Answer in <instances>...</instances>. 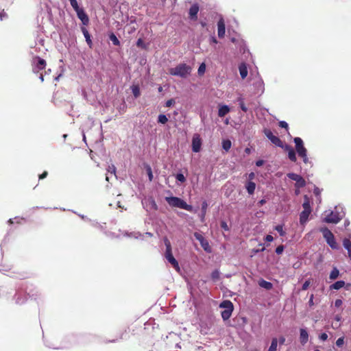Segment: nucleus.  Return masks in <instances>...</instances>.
Wrapping results in <instances>:
<instances>
[{
	"label": "nucleus",
	"instance_id": "obj_41",
	"mask_svg": "<svg viewBox=\"0 0 351 351\" xmlns=\"http://www.w3.org/2000/svg\"><path fill=\"white\" fill-rule=\"evenodd\" d=\"M221 272L218 269H215L210 274V278L214 282H216L220 279Z\"/></svg>",
	"mask_w": 351,
	"mask_h": 351
},
{
	"label": "nucleus",
	"instance_id": "obj_26",
	"mask_svg": "<svg viewBox=\"0 0 351 351\" xmlns=\"http://www.w3.org/2000/svg\"><path fill=\"white\" fill-rule=\"evenodd\" d=\"M341 276V274L337 266H332V270L329 274L328 278L330 280L333 281Z\"/></svg>",
	"mask_w": 351,
	"mask_h": 351
},
{
	"label": "nucleus",
	"instance_id": "obj_9",
	"mask_svg": "<svg viewBox=\"0 0 351 351\" xmlns=\"http://www.w3.org/2000/svg\"><path fill=\"white\" fill-rule=\"evenodd\" d=\"M27 295L25 290L21 289V284L16 289L15 293L13 296V300L16 304L22 305L27 301Z\"/></svg>",
	"mask_w": 351,
	"mask_h": 351
},
{
	"label": "nucleus",
	"instance_id": "obj_48",
	"mask_svg": "<svg viewBox=\"0 0 351 351\" xmlns=\"http://www.w3.org/2000/svg\"><path fill=\"white\" fill-rule=\"evenodd\" d=\"M274 229L279 233L280 236H281V237H284L286 234V232L283 229L282 224H278V225L276 226Z\"/></svg>",
	"mask_w": 351,
	"mask_h": 351
},
{
	"label": "nucleus",
	"instance_id": "obj_12",
	"mask_svg": "<svg viewBox=\"0 0 351 351\" xmlns=\"http://www.w3.org/2000/svg\"><path fill=\"white\" fill-rule=\"evenodd\" d=\"M263 132L271 143L276 146L281 148L285 144L278 136L274 135L269 129H264Z\"/></svg>",
	"mask_w": 351,
	"mask_h": 351
},
{
	"label": "nucleus",
	"instance_id": "obj_17",
	"mask_svg": "<svg viewBox=\"0 0 351 351\" xmlns=\"http://www.w3.org/2000/svg\"><path fill=\"white\" fill-rule=\"evenodd\" d=\"M199 10V4L197 3H194L189 10V18L192 21L197 20Z\"/></svg>",
	"mask_w": 351,
	"mask_h": 351
},
{
	"label": "nucleus",
	"instance_id": "obj_62",
	"mask_svg": "<svg viewBox=\"0 0 351 351\" xmlns=\"http://www.w3.org/2000/svg\"><path fill=\"white\" fill-rule=\"evenodd\" d=\"M8 18V14L3 10L1 12H0V21H3L5 19H7Z\"/></svg>",
	"mask_w": 351,
	"mask_h": 351
},
{
	"label": "nucleus",
	"instance_id": "obj_19",
	"mask_svg": "<svg viewBox=\"0 0 351 351\" xmlns=\"http://www.w3.org/2000/svg\"><path fill=\"white\" fill-rule=\"evenodd\" d=\"M80 29L85 38L86 44L89 47V48H90V49L93 48V43L92 40V36L90 35V34L89 33L88 29L84 26L80 27Z\"/></svg>",
	"mask_w": 351,
	"mask_h": 351
},
{
	"label": "nucleus",
	"instance_id": "obj_37",
	"mask_svg": "<svg viewBox=\"0 0 351 351\" xmlns=\"http://www.w3.org/2000/svg\"><path fill=\"white\" fill-rule=\"evenodd\" d=\"M231 147H232V142L230 139L226 138V139L222 140L221 147L225 152H229Z\"/></svg>",
	"mask_w": 351,
	"mask_h": 351
},
{
	"label": "nucleus",
	"instance_id": "obj_59",
	"mask_svg": "<svg viewBox=\"0 0 351 351\" xmlns=\"http://www.w3.org/2000/svg\"><path fill=\"white\" fill-rule=\"evenodd\" d=\"M278 126L281 128L285 129L287 131L289 130V124L285 121H280L278 122Z\"/></svg>",
	"mask_w": 351,
	"mask_h": 351
},
{
	"label": "nucleus",
	"instance_id": "obj_47",
	"mask_svg": "<svg viewBox=\"0 0 351 351\" xmlns=\"http://www.w3.org/2000/svg\"><path fill=\"white\" fill-rule=\"evenodd\" d=\"M322 189H320L319 187H317L316 185H314L313 188V193L315 196L316 197V199H319V202H321V193Z\"/></svg>",
	"mask_w": 351,
	"mask_h": 351
},
{
	"label": "nucleus",
	"instance_id": "obj_24",
	"mask_svg": "<svg viewBox=\"0 0 351 351\" xmlns=\"http://www.w3.org/2000/svg\"><path fill=\"white\" fill-rule=\"evenodd\" d=\"M239 71L241 79H245L248 74L247 64L245 62L240 63L239 65Z\"/></svg>",
	"mask_w": 351,
	"mask_h": 351
},
{
	"label": "nucleus",
	"instance_id": "obj_27",
	"mask_svg": "<svg viewBox=\"0 0 351 351\" xmlns=\"http://www.w3.org/2000/svg\"><path fill=\"white\" fill-rule=\"evenodd\" d=\"M258 285H259V287H261V288L265 289L267 291L271 290L273 289V287H274L272 282H271L269 281H267V280H265L263 278H261L258 281Z\"/></svg>",
	"mask_w": 351,
	"mask_h": 351
},
{
	"label": "nucleus",
	"instance_id": "obj_44",
	"mask_svg": "<svg viewBox=\"0 0 351 351\" xmlns=\"http://www.w3.org/2000/svg\"><path fill=\"white\" fill-rule=\"evenodd\" d=\"M326 243L332 249V250H338L339 248V245H338L337 240L335 237L332 239H329L326 241Z\"/></svg>",
	"mask_w": 351,
	"mask_h": 351
},
{
	"label": "nucleus",
	"instance_id": "obj_56",
	"mask_svg": "<svg viewBox=\"0 0 351 351\" xmlns=\"http://www.w3.org/2000/svg\"><path fill=\"white\" fill-rule=\"evenodd\" d=\"M220 227L222 230H223L224 231H229L230 230V228L227 223V222L224 220H221L220 221Z\"/></svg>",
	"mask_w": 351,
	"mask_h": 351
},
{
	"label": "nucleus",
	"instance_id": "obj_2",
	"mask_svg": "<svg viewBox=\"0 0 351 351\" xmlns=\"http://www.w3.org/2000/svg\"><path fill=\"white\" fill-rule=\"evenodd\" d=\"M168 204L173 208H178L191 213H197L198 208H195L192 205L188 204L182 198L171 195L165 197Z\"/></svg>",
	"mask_w": 351,
	"mask_h": 351
},
{
	"label": "nucleus",
	"instance_id": "obj_34",
	"mask_svg": "<svg viewBox=\"0 0 351 351\" xmlns=\"http://www.w3.org/2000/svg\"><path fill=\"white\" fill-rule=\"evenodd\" d=\"M130 89L135 99L138 98L141 96V90L138 84H133L130 86Z\"/></svg>",
	"mask_w": 351,
	"mask_h": 351
},
{
	"label": "nucleus",
	"instance_id": "obj_16",
	"mask_svg": "<svg viewBox=\"0 0 351 351\" xmlns=\"http://www.w3.org/2000/svg\"><path fill=\"white\" fill-rule=\"evenodd\" d=\"M281 148L287 152V157L291 162L297 161V153L290 145L285 143Z\"/></svg>",
	"mask_w": 351,
	"mask_h": 351
},
{
	"label": "nucleus",
	"instance_id": "obj_49",
	"mask_svg": "<svg viewBox=\"0 0 351 351\" xmlns=\"http://www.w3.org/2000/svg\"><path fill=\"white\" fill-rule=\"evenodd\" d=\"M106 171H107L108 173H110L112 174H114V176L116 178H117V174H116L117 168H116V167L113 164H112L110 165H108V168L106 169Z\"/></svg>",
	"mask_w": 351,
	"mask_h": 351
},
{
	"label": "nucleus",
	"instance_id": "obj_22",
	"mask_svg": "<svg viewBox=\"0 0 351 351\" xmlns=\"http://www.w3.org/2000/svg\"><path fill=\"white\" fill-rule=\"evenodd\" d=\"M231 109L228 105L219 104L217 114L219 117H223L230 112Z\"/></svg>",
	"mask_w": 351,
	"mask_h": 351
},
{
	"label": "nucleus",
	"instance_id": "obj_50",
	"mask_svg": "<svg viewBox=\"0 0 351 351\" xmlns=\"http://www.w3.org/2000/svg\"><path fill=\"white\" fill-rule=\"evenodd\" d=\"M129 236L132 237L136 239H141V240L144 239V234H141L139 232H130Z\"/></svg>",
	"mask_w": 351,
	"mask_h": 351
},
{
	"label": "nucleus",
	"instance_id": "obj_36",
	"mask_svg": "<svg viewBox=\"0 0 351 351\" xmlns=\"http://www.w3.org/2000/svg\"><path fill=\"white\" fill-rule=\"evenodd\" d=\"M136 45L137 47L144 50H147L149 48V43H145L142 38H138L137 39Z\"/></svg>",
	"mask_w": 351,
	"mask_h": 351
},
{
	"label": "nucleus",
	"instance_id": "obj_51",
	"mask_svg": "<svg viewBox=\"0 0 351 351\" xmlns=\"http://www.w3.org/2000/svg\"><path fill=\"white\" fill-rule=\"evenodd\" d=\"M88 221L90 223V225L93 226V227H95V228H98L101 230H103L104 227L102 225H101L99 222H97V221H95V220H92L90 219H88Z\"/></svg>",
	"mask_w": 351,
	"mask_h": 351
},
{
	"label": "nucleus",
	"instance_id": "obj_61",
	"mask_svg": "<svg viewBox=\"0 0 351 351\" xmlns=\"http://www.w3.org/2000/svg\"><path fill=\"white\" fill-rule=\"evenodd\" d=\"M209 43L210 45H216L218 43V40L215 34L210 35L209 37Z\"/></svg>",
	"mask_w": 351,
	"mask_h": 351
},
{
	"label": "nucleus",
	"instance_id": "obj_1",
	"mask_svg": "<svg viewBox=\"0 0 351 351\" xmlns=\"http://www.w3.org/2000/svg\"><path fill=\"white\" fill-rule=\"evenodd\" d=\"M97 337L90 333H73L67 335L62 345L57 346L50 341L44 339L45 345L52 349L68 348L75 345L86 344L95 340Z\"/></svg>",
	"mask_w": 351,
	"mask_h": 351
},
{
	"label": "nucleus",
	"instance_id": "obj_21",
	"mask_svg": "<svg viewBox=\"0 0 351 351\" xmlns=\"http://www.w3.org/2000/svg\"><path fill=\"white\" fill-rule=\"evenodd\" d=\"M308 332L306 328H300V342L302 346H304L308 341Z\"/></svg>",
	"mask_w": 351,
	"mask_h": 351
},
{
	"label": "nucleus",
	"instance_id": "obj_18",
	"mask_svg": "<svg viewBox=\"0 0 351 351\" xmlns=\"http://www.w3.org/2000/svg\"><path fill=\"white\" fill-rule=\"evenodd\" d=\"M217 35L219 38H223L226 34V24L224 19L221 17L217 23Z\"/></svg>",
	"mask_w": 351,
	"mask_h": 351
},
{
	"label": "nucleus",
	"instance_id": "obj_5",
	"mask_svg": "<svg viewBox=\"0 0 351 351\" xmlns=\"http://www.w3.org/2000/svg\"><path fill=\"white\" fill-rule=\"evenodd\" d=\"M219 307L223 309L221 311L222 319L224 322L228 320L232 316L234 311L233 303L229 300H223L219 303Z\"/></svg>",
	"mask_w": 351,
	"mask_h": 351
},
{
	"label": "nucleus",
	"instance_id": "obj_57",
	"mask_svg": "<svg viewBox=\"0 0 351 351\" xmlns=\"http://www.w3.org/2000/svg\"><path fill=\"white\" fill-rule=\"evenodd\" d=\"M70 2V4L73 9L75 10L80 8L81 7L79 5L78 2L77 0H69Z\"/></svg>",
	"mask_w": 351,
	"mask_h": 351
},
{
	"label": "nucleus",
	"instance_id": "obj_60",
	"mask_svg": "<svg viewBox=\"0 0 351 351\" xmlns=\"http://www.w3.org/2000/svg\"><path fill=\"white\" fill-rule=\"evenodd\" d=\"M175 104H176L175 99L171 98V99H169L167 101H166V102L165 104V106L167 108H170V107L174 106Z\"/></svg>",
	"mask_w": 351,
	"mask_h": 351
},
{
	"label": "nucleus",
	"instance_id": "obj_10",
	"mask_svg": "<svg viewBox=\"0 0 351 351\" xmlns=\"http://www.w3.org/2000/svg\"><path fill=\"white\" fill-rule=\"evenodd\" d=\"M143 207L147 211L157 210L158 209V206L152 196H149L147 197H144L141 201Z\"/></svg>",
	"mask_w": 351,
	"mask_h": 351
},
{
	"label": "nucleus",
	"instance_id": "obj_32",
	"mask_svg": "<svg viewBox=\"0 0 351 351\" xmlns=\"http://www.w3.org/2000/svg\"><path fill=\"white\" fill-rule=\"evenodd\" d=\"M108 38L114 46H121V42L117 35L113 32L108 33Z\"/></svg>",
	"mask_w": 351,
	"mask_h": 351
},
{
	"label": "nucleus",
	"instance_id": "obj_63",
	"mask_svg": "<svg viewBox=\"0 0 351 351\" xmlns=\"http://www.w3.org/2000/svg\"><path fill=\"white\" fill-rule=\"evenodd\" d=\"M194 237L199 243L205 239L202 234L197 232L194 233Z\"/></svg>",
	"mask_w": 351,
	"mask_h": 351
},
{
	"label": "nucleus",
	"instance_id": "obj_14",
	"mask_svg": "<svg viewBox=\"0 0 351 351\" xmlns=\"http://www.w3.org/2000/svg\"><path fill=\"white\" fill-rule=\"evenodd\" d=\"M77 18L81 21L83 26L88 25L90 19L88 14L86 12L84 8L81 7L80 8L75 10Z\"/></svg>",
	"mask_w": 351,
	"mask_h": 351
},
{
	"label": "nucleus",
	"instance_id": "obj_28",
	"mask_svg": "<svg viewBox=\"0 0 351 351\" xmlns=\"http://www.w3.org/2000/svg\"><path fill=\"white\" fill-rule=\"evenodd\" d=\"M237 47L239 48L240 53H241L242 54H245L247 52L250 54L247 43L244 40L241 39V40H239V43H238Z\"/></svg>",
	"mask_w": 351,
	"mask_h": 351
},
{
	"label": "nucleus",
	"instance_id": "obj_64",
	"mask_svg": "<svg viewBox=\"0 0 351 351\" xmlns=\"http://www.w3.org/2000/svg\"><path fill=\"white\" fill-rule=\"evenodd\" d=\"M265 163V160H263V159H258L257 160H256L255 162V165L258 167H261L262 166H263Z\"/></svg>",
	"mask_w": 351,
	"mask_h": 351
},
{
	"label": "nucleus",
	"instance_id": "obj_55",
	"mask_svg": "<svg viewBox=\"0 0 351 351\" xmlns=\"http://www.w3.org/2000/svg\"><path fill=\"white\" fill-rule=\"evenodd\" d=\"M285 249V246L284 245H280L277 246L276 248L275 249V252L276 253V254L280 255L283 253Z\"/></svg>",
	"mask_w": 351,
	"mask_h": 351
},
{
	"label": "nucleus",
	"instance_id": "obj_11",
	"mask_svg": "<svg viewBox=\"0 0 351 351\" xmlns=\"http://www.w3.org/2000/svg\"><path fill=\"white\" fill-rule=\"evenodd\" d=\"M287 176L291 180L295 181V187L297 189H301L306 186V182L304 178L295 173L290 172L287 174Z\"/></svg>",
	"mask_w": 351,
	"mask_h": 351
},
{
	"label": "nucleus",
	"instance_id": "obj_6",
	"mask_svg": "<svg viewBox=\"0 0 351 351\" xmlns=\"http://www.w3.org/2000/svg\"><path fill=\"white\" fill-rule=\"evenodd\" d=\"M346 213L337 214L332 210H329L328 215L323 219L326 223L337 224L345 216Z\"/></svg>",
	"mask_w": 351,
	"mask_h": 351
},
{
	"label": "nucleus",
	"instance_id": "obj_46",
	"mask_svg": "<svg viewBox=\"0 0 351 351\" xmlns=\"http://www.w3.org/2000/svg\"><path fill=\"white\" fill-rule=\"evenodd\" d=\"M278 347V339L274 337L271 339V345L268 349V351H276Z\"/></svg>",
	"mask_w": 351,
	"mask_h": 351
},
{
	"label": "nucleus",
	"instance_id": "obj_3",
	"mask_svg": "<svg viewBox=\"0 0 351 351\" xmlns=\"http://www.w3.org/2000/svg\"><path fill=\"white\" fill-rule=\"evenodd\" d=\"M191 71L192 68L191 66L182 62L178 64L174 68H171L169 69V74L181 78H186L191 75Z\"/></svg>",
	"mask_w": 351,
	"mask_h": 351
},
{
	"label": "nucleus",
	"instance_id": "obj_43",
	"mask_svg": "<svg viewBox=\"0 0 351 351\" xmlns=\"http://www.w3.org/2000/svg\"><path fill=\"white\" fill-rule=\"evenodd\" d=\"M199 243L201 247L204 249V250L206 252L210 253L212 252L211 247L210 246L208 241L206 239H204Z\"/></svg>",
	"mask_w": 351,
	"mask_h": 351
},
{
	"label": "nucleus",
	"instance_id": "obj_20",
	"mask_svg": "<svg viewBox=\"0 0 351 351\" xmlns=\"http://www.w3.org/2000/svg\"><path fill=\"white\" fill-rule=\"evenodd\" d=\"M253 86L255 88L256 94H258V95H261L262 94H263L265 91V84L261 78H260L258 81L255 82L253 84Z\"/></svg>",
	"mask_w": 351,
	"mask_h": 351
},
{
	"label": "nucleus",
	"instance_id": "obj_35",
	"mask_svg": "<svg viewBox=\"0 0 351 351\" xmlns=\"http://www.w3.org/2000/svg\"><path fill=\"white\" fill-rule=\"evenodd\" d=\"M168 117H170V114H160L158 116L157 118V122L159 124L165 125L166 124L168 121Z\"/></svg>",
	"mask_w": 351,
	"mask_h": 351
},
{
	"label": "nucleus",
	"instance_id": "obj_45",
	"mask_svg": "<svg viewBox=\"0 0 351 351\" xmlns=\"http://www.w3.org/2000/svg\"><path fill=\"white\" fill-rule=\"evenodd\" d=\"M206 63L204 62H203L199 65V67L197 69L198 75H199V76L204 75L206 72Z\"/></svg>",
	"mask_w": 351,
	"mask_h": 351
},
{
	"label": "nucleus",
	"instance_id": "obj_33",
	"mask_svg": "<svg viewBox=\"0 0 351 351\" xmlns=\"http://www.w3.org/2000/svg\"><path fill=\"white\" fill-rule=\"evenodd\" d=\"M345 286V281L343 280H339L335 281L334 283L330 285L329 289L330 290H339L343 287Z\"/></svg>",
	"mask_w": 351,
	"mask_h": 351
},
{
	"label": "nucleus",
	"instance_id": "obj_23",
	"mask_svg": "<svg viewBox=\"0 0 351 351\" xmlns=\"http://www.w3.org/2000/svg\"><path fill=\"white\" fill-rule=\"evenodd\" d=\"M311 212L302 210L300 213V224L302 226H305L307 222L309 221V216L311 215Z\"/></svg>",
	"mask_w": 351,
	"mask_h": 351
},
{
	"label": "nucleus",
	"instance_id": "obj_8",
	"mask_svg": "<svg viewBox=\"0 0 351 351\" xmlns=\"http://www.w3.org/2000/svg\"><path fill=\"white\" fill-rule=\"evenodd\" d=\"M47 65L45 60L38 56H36L32 60V71L34 73H38L40 71L45 69Z\"/></svg>",
	"mask_w": 351,
	"mask_h": 351
},
{
	"label": "nucleus",
	"instance_id": "obj_15",
	"mask_svg": "<svg viewBox=\"0 0 351 351\" xmlns=\"http://www.w3.org/2000/svg\"><path fill=\"white\" fill-rule=\"evenodd\" d=\"M293 141L295 144V152L298 155L307 152V149L304 146V141L300 137H294Z\"/></svg>",
	"mask_w": 351,
	"mask_h": 351
},
{
	"label": "nucleus",
	"instance_id": "obj_31",
	"mask_svg": "<svg viewBox=\"0 0 351 351\" xmlns=\"http://www.w3.org/2000/svg\"><path fill=\"white\" fill-rule=\"evenodd\" d=\"M256 183L253 181H247L245 184V188L249 195H253L256 189Z\"/></svg>",
	"mask_w": 351,
	"mask_h": 351
},
{
	"label": "nucleus",
	"instance_id": "obj_29",
	"mask_svg": "<svg viewBox=\"0 0 351 351\" xmlns=\"http://www.w3.org/2000/svg\"><path fill=\"white\" fill-rule=\"evenodd\" d=\"M342 245L345 250L348 251V257L351 260V241L348 238H344L342 241Z\"/></svg>",
	"mask_w": 351,
	"mask_h": 351
},
{
	"label": "nucleus",
	"instance_id": "obj_52",
	"mask_svg": "<svg viewBox=\"0 0 351 351\" xmlns=\"http://www.w3.org/2000/svg\"><path fill=\"white\" fill-rule=\"evenodd\" d=\"M307 154H308V151L304 152V153H303V154H301L298 155V156L300 157L302 159L304 163H305V164L311 162L309 161V160H308Z\"/></svg>",
	"mask_w": 351,
	"mask_h": 351
},
{
	"label": "nucleus",
	"instance_id": "obj_30",
	"mask_svg": "<svg viewBox=\"0 0 351 351\" xmlns=\"http://www.w3.org/2000/svg\"><path fill=\"white\" fill-rule=\"evenodd\" d=\"M303 210L312 212L311 202L307 195H304V202L302 203Z\"/></svg>",
	"mask_w": 351,
	"mask_h": 351
},
{
	"label": "nucleus",
	"instance_id": "obj_42",
	"mask_svg": "<svg viewBox=\"0 0 351 351\" xmlns=\"http://www.w3.org/2000/svg\"><path fill=\"white\" fill-rule=\"evenodd\" d=\"M174 176H175V178H176L177 182L184 183L186 181V177L184 176V173L181 171H179L178 172H177Z\"/></svg>",
	"mask_w": 351,
	"mask_h": 351
},
{
	"label": "nucleus",
	"instance_id": "obj_53",
	"mask_svg": "<svg viewBox=\"0 0 351 351\" xmlns=\"http://www.w3.org/2000/svg\"><path fill=\"white\" fill-rule=\"evenodd\" d=\"M335 343L337 347L341 348L345 343V337L343 336L338 338Z\"/></svg>",
	"mask_w": 351,
	"mask_h": 351
},
{
	"label": "nucleus",
	"instance_id": "obj_7",
	"mask_svg": "<svg viewBox=\"0 0 351 351\" xmlns=\"http://www.w3.org/2000/svg\"><path fill=\"white\" fill-rule=\"evenodd\" d=\"M21 289L25 290V292L29 298L36 300L38 295L39 291L36 287L32 284H27V282L21 283Z\"/></svg>",
	"mask_w": 351,
	"mask_h": 351
},
{
	"label": "nucleus",
	"instance_id": "obj_40",
	"mask_svg": "<svg viewBox=\"0 0 351 351\" xmlns=\"http://www.w3.org/2000/svg\"><path fill=\"white\" fill-rule=\"evenodd\" d=\"M234 322H237L239 327H243L247 323V318L246 317H235Z\"/></svg>",
	"mask_w": 351,
	"mask_h": 351
},
{
	"label": "nucleus",
	"instance_id": "obj_4",
	"mask_svg": "<svg viewBox=\"0 0 351 351\" xmlns=\"http://www.w3.org/2000/svg\"><path fill=\"white\" fill-rule=\"evenodd\" d=\"M164 243L166 247L165 253V258L173 267V268H175L177 271H179L180 268L178 261L173 256L171 244L167 237L164 238Z\"/></svg>",
	"mask_w": 351,
	"mask_h": 351
},
{
	"label": "nucleus",
	"instance_id": "obj_13",
	"mask_svg": "<svg viewBox=\"0 0 351 351\" xmlns=\"http://www.w3.org/2000/svg\"><path fill=\"white\" fill-rule=\"evenodd\" d=\"M202 146V139L199 134H194L191 141V150L194 153H198L201 151Z\"/></svg>",
	"mask_w": 351,
	"mask_h": 351
},
{
	"label": "nucleus",
	"instance_id": "obj_25",
	"mask_svg": "<svg viewBox=\"0 0 351 351\" xmlns=\"http://www.w3.org/2000/svg\"><path fill=\"white\" fill-rule=\"evenodd\" d=\"M319 230L322 233L326 242L335 237L332 232L326 226L320 228Z\"/></svg>",
	"mask_w": 351,
	"mask_h": 351
},
{
	"label": "nucleus",
	"instance_id": "obj_58",
	"mask_svg": "<svg viewBox=\"0 0 351 351\" xmlns=\"http://www.w3.org/2000/svg\"><path fill=\"white\" fill-rule=\"evenodd\" d=\"M310 285H311V279L309 278V279L306 280L302 285L301 290L302 291L307 290L308 288L309 287Z\"/></svg>",
	"mask_w": 351,
	"mask_h": 351
},
{
	"label": "nucleus",
	"instance_id": "obj_38",
	"mask_svg": "<svg viewBox=\"0 0 351 351\" xmlns=\"http://www.w3.org/2000/svg\"><path fill=\"white\" fill-rule=\"evenodd\" d=\"M237 102H238V104H239V108H241V110L242 111H243L244 112H247V110H248V108L245 106V102H244V98L241 95H240L237 98Z\"/></svg>",
	"mask_w": 351,
	"mask_h": 351
},
{
	"label": "nucleus",
	"instance_id": "obj_39",
	"mask_svg": "<svg viewBox=\"0 0 351 351\" xmlns=\"http://www.w3.org/2000/svg\"><path fill=\"white\" fill-rule=\"evenodd\" d=\"M144 168H145L147 175L148 176L149 181L152 182L154 179V175H153L152 169L151 166L147 163H145Z\"/></svg>",
	"mask_w": 351,
	"mask_h": 351
},
{
	"label": "nucleus",
	"instance_id": "obj_54",
	"mask_svg": "<svg viewBox=\"0 0 351 351\" xmlns=\"http://www.w3.org/2000/svg\"><path fill=\"white\" fill-rule=\"evenodd\" d=\"M208 207V204L206 200H204L201 204V213H206Z\"/></svg>",
	"mask_w": 351,
	"mask_h": 351
}]
</instances>
